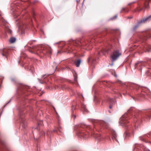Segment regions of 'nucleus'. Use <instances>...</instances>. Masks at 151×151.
Listing matches in <instances>:
<instances>
[{
	"label": "nucleus",
	"instance_id": "obj_1",
	"mask_svg": "<svg viewBox=\"0 0 151 151\" xmlns=\"http://www.w3.org/2000/svg\"><path fill=\"white\" fill-rule=\"evenodd\" d=\"M122 55V53L118 50L113 51L111 56V61L113 62L116 61L120 56Z\"/></svg>",
	"mask_w": 151,
	"mask_h": 151
},
{
	"label": "nucleus",
	"instance_id": "obj_2",
	"mask_svg": "<svg viewBox=\"0 0 151 151\" xmlns=\"http://www.w3.org/2000/svg\"><path fill=\"white\" fill-rule=\"evenodd\" d=\"M151 19V15L150 16L147 17L145 18L143 20H141L139 21L138 23L135 25L133 28V30H135L137 29L139 26L141 24L144 23L146 21H148Z\"/></svg>",
	"mask_w": 151,
	"mask_h": 151
},
{
	"label": "nucleus",
	"instance_id": "obj_3",
	"mask_svg": "<svg viewBox=\"0 0 151 151\" xmlns=\"http://www.w3.org/2000/svg\"><path fill=\"white\" fill-rule=\"evenodd\" d=\"M129 118L127 116V113L125 114L120 118V123L123 124H126L127 122H128L127 121Z\"/></svg>",
	"mask_w": 151,
	"mask_h": 151
},
{
	"label": "nucleus",
	"instance_id": "obj_4",
	"mask_svg": "<svg viewBox=\"0 0 151 151\" xmlns=\"http://www.w3.org/2000/svg\"><path fill=\"white\" fill-rule=\"evenodd\" d=\"M143 50L145 52H150L151 51V45L146 44L144 47Z\"/></svg>",
	"mask_w": 151,
	"mask_h": 151
},
{
	"label": "nucleus",
	"instance_id": "obj_5",
	"mask_svg": "<svg viewBox=\"0 0 151 151\" xmlns=\"http://www.w3.org/2000/svg\"><path fill=\"white\" fill-rule=\"evenodd\" d=\"M1 55L7 58L8 53V50L7 49H3L1 50Z\"/></svg>",
	"mask_w": 151,
	"mask_h": 151
},
{
	"label": "nucleus",
	"instance_id": "obj_6",
	"mask_svg": "<svg viewBox=\"0 0 151 151\" xmlns=\"http://www.w3.org/2000/svg\"><path fill=\"white\" fill-rule=\"evenodd\" d=\"M81 60L80 59L76 60L74 61V63L77 67H79L80 66Z\"/></svg>",
	"mask_w": 151,
	"mask_h": 151
},
{
	"label": "nucleus",
	"instance_id": "obj_7",
	"mask_svg": "<svg viewBox=\"0 0 151 151\" xmlns=\"http://www.w3.org/2000/svg\"><path fill=\"white\" fill-rule=\"evenodd\" d=\"M16 38L14 37H11L9 40V42L11 43H13L15 42Z\"/></svg>",
	"mask_w": 151,
	"mask_h": 151
},
{
	"label": "nucleus",
	"instance_id": "obj_8",
	"mask_svg": "<svg viewBox=\"0 0 151 151\" xmlns=\"http://www.w3.org/2000/svg\"><path fill=\"white\" fill-rule=\"evenodd\" d=\"M116 138L117 135L116 133H114V134H113L112 139L113 140H115L116 141H117Z\"/></svg>",
	"mask_w": 151,
	"mask_h": 151
},
{
	"label": "nucleus",
	"instance_id": "obj_9",
	"mask_svg": "<svg viewBox=\"0 0 151 151\" xmlns=\"http://www.w3.org/2000/svg\"><path fill=\"white\" fill-rule=\"evenodd\" d=\"M115 104V101L112 99V102H111L110 104V105L109 106V108L110 109H111L113 105Z\"/></svg>",
	"mask_w": 151,
	"mask_h": 151
},
{
	"label": "nucleus",
	"instance_id": "obj_10",
	"mask_svg": "<svg viewBox=\"0 0 151 151\" xmlns=\"http://www.w3.org/2000/svg\"><path fill=\"white\" fill-rule=\"evenodd\" d=\"M101 136L99 134H96L95 135V137H96V139L98 140H101Z\"/></svg>",
	"mask_w": 151,
	"mask_h": 151
},
{
	"label": "nucleus",
	"instance_id": "obj_11",
	"mask_svg": "<svg viewBox=\"0 0 151 151\" xmlns=\"http://www.w3.org/2000/svg\"><path fill=\"white\" fill-rule=\"evenodd\" d=\"M39 126H41L43 125V121H39L37 122Z\"/></svg>",
	"mask_w": 151,
	"mask_h": 151
},
{
	"label": "nucleus",
	"instance_id": "obj_12",
	"mask_svg": "<svg viewBox=\"0 0 151 151\" xmlns=\"http://www.w3.org/2000/svg\"><path fill=\"white\" fill-rule=\"evenodd\" d=\"M142 62L141 61H138L135 64V68L137 67L139 64L141 65Z\"/></svg>",
	"mask_w": 151,
	"mask_h": 151
},
{
	"label": "nucleus",
	"instance_id": "obj_13",
	"mask_svg": "<svg viewBox=\"0 0 151 151\" xmlns=\"http://www.w3.org/2000/svg\"><path fill=\"white\" fill-rule=\"evenodd\" d=\"M50 133H51V132L49 130H48V131H47L46 132L44 133V134H45L46 135L48 136L50 134Z\"/></svg>",
	"mask_w": 151,
	"mask_h": 151
},
{
	"label": "nucleus",
	"instance_id": "obj_14",
	"mask_svg": "<svg viewBox=\"0 0 151 151\" xmlns=\"http://www.w3.org/2000/svg\"><path fill=\"white\" fill-rule=\"evenodd\" d=\"M130 136V133L129 132L127 133L125 136V138H127L129 137Z\"/></svg>",
	"mask_w": 151,
	"mask_h": 151
},
{
	"label": "nucleus",
	"instance_id": "obj_15",
	"mask_svg": "<svg viewBox=\"0 0 151 151\" xmlns=\"http://www.w3.org/2000/svg\"><path fill=\"white\" fill-rule=\"evenodd\" d=\"M25 122H24V120H21V124H22V126H23V125L25 124Z\"/></svg>",
	"mask_w": 151,
	"mask_h": 151
},
{
	"label": "nucleus",
	"instance_id": "obj_16",
	"mask_svg": "<svg viewBox=\"0 0 151 151\" xmlns=\"http://www.w3.org/2000/svg\"><path fill=\"white\" fill-rule=\"evenodd\" d=\"M140 139L142 141H145V139L143 138V137H140Z\"/></svg>",
	"mask_w": 151,
	"mask_h": 151
},
{
	"label": "nucleus",
	"instance_id": "obj_17",
	"mask_svg": "<svg viewBox=\"0 0 151 151\" xmlns=\"http://www.w3.org/2000/svg\"><path fill=\"white\" fill-rule=\"evenodd\" d=\"M117 17V16L116 15H115L111 19L112 20H113L115 19H116Z\"/></svg>",
	"mask_w": 151,
	"mask_h": 151
},
{
	"label": "nucleus",
	"instance_id": "obj_18",
	"mask_svg": "<svg viewBox=\"0 0 151 151\" xmlns=\"http://www.w3.org/2000/svg\"><path fill=\"white\" fill-rule=\"evenodd\" d=\"M75 106H72V111H73V110H74L75 109Z\"/></svg>",
	"mask_w": 151,
	"mask_h": 151
},
{
	"label": "nucleus",
	"instance_id": "obj_19",
	"mask_svg": "<svg viewBox=\"0 0 151 151\" xmlns=\"http://www.w3.org/2000/svg\"><path fill=\"white\" fill-rule=\"evenodd\" d=\"M125 10V8H123L122 9L121 12H124V10Z\"/></svg>",
	"mask_w": 151,
	"mask_h": 151
},
{
	"label": "nucleus",
	"instance_id": "obj_20",
	"mask_svg": "<svg viewBox=\"0 0 151 151\" xmlns=\"http://www.w3.org/2000/svg\"><path fill=\"white\" fill-rule=\"evenodd\" d=\"M142 9V8L140 9H136L135 10V11H138L140 12V11H141Z\"/></svg>",
	"mask_w": 151,
	"mask_h": 151
},
{
	"label": "nucleus",
	"instance_id": "obj_21",
	"mask_svg": "<svg viewBox=\"0 0 151 151\" xmlns=\"http://www.w3.org/2000/svg\"><path fill=\"white\" fill-rule=\"evenodd\" d=\"M142 149L143 151H149L145 148H143Z\"/></svg>",
	"mask_w": 151,
	"mask_h": 151
},
{
	"label": "nucleus",
	"instance_id": "obj_22",
	"mask_svg": "<svg viewBox=\"0 0 151 151\" xmlns=\"http://www.w3.org/2000/svg\"><path fill=\"white\" fill-rule=\"evenodd\" d=\"M128 11H129L128 10V9H127V8H125V10H124V12H128Z\"/></svg>",
	"mask_w": 151,
	"mask_h": 151
},
{
	"label": "nucleus",
	"instance_id": "obj_23",
	"mask_svg": "<svg viewBox=\"0 0 151 151\" xmlns=\"http://www.w3.org/2000/svg\"><path fill=\"white\" fill-rule=\"evenodd\" d=\"M101 53H102L103 55H104V53L102 51H101V52H99V54H101Z\"/></svg>",
	"mask_w": 151,
	"mask_h": 151
},
{
	"label": "nucleus",
	"instance_id": "obj_24",
	"mask_svg": "<svg viewBox=\"0 0 151 151\" xmlns=\"http://www.w3.org/2000/svg\"><path fill=\"white\" fill-rule=\"evenodd\" d=\"M43 50H44V51H45V52H43V53H46V52H47V51H45V48H44H44H43Z\"/></svg>",
	"mask_w": 151,
	"mask_h": 151
},
{
	"label": "nucleus",
	"instance_id": "obj_25",
	"mask_svg": "<svg viewBox=\"0 0 151 151\" xmlns=\"http://www.w3.org/2000/svg\"><path fill=\"white\" fill-rule=\"evenodd\" d=\"M73 117L74 119H75L76 117V116L75 115H73Z\"/></svg>",
	"mask_w": 151,
	"mask_h": 151
},
{
	"label": "nucleus",
	"instance_id": "obj_26",
	"mask_svg": "<svg viewBox=\"0 0 151 151\" xmlns=\"http://www.w3.org/2000/svg\"><path fill=\"white\" fill-rule=\"evenodd\" d=\"M80 0H77L76 1L77 2V3L78 4H79V3L80 2Z\"/></svg>",
	"mask_w": 151,
	"mask_h": 151
},
{
	"label": "nucleus",
	"instance_id": "obj_27",
	"mask_svg": "<svg viewBox=\"0 0 151 151\" xmlns=\"http://www.w3.org/2000/svg\"><path fill=\"white\" fill-rule=\"evenodd\" d=\"M74 42H75V45L77 46V41H74Z\"/></svg>",
	"mask_w": 151,
	"mask_h": 151
},
{
	"label": "nucleus",
	"instance_id": "obj_28",
	"mask_svg": "<svg viewBox=\"0 0 151 151\" xmlns=\"http://www.w3.org/2000/svg\"><path fill=\"white\" fill-rule=\"evenodd\" d=\"M19 115H20V118L21 119H22V117L21 116V115H22V114H21V113H19Z\"/></svg>",
	"mask_w": 151,
	"mask_h": 151
},
{
	"label": "nucleus",
	"instance_id": "obj_29",
	"mask_svg": "<svg viewBox=\"0 0 151 151\" xmlns=\"http://www.w3.org/2000/svg\"><path fill=\"white\" fill-rule=\"evenodd\" d=\"M78 42H79L81 44V45H84V44H82V41H81L80 42L79 41H78Z\"/></svg>",
	"mask_w": 151,
	"mask_h": 151
},
{
	"label": "nucleus",
	"instance_id": "obj_30",
	"mask_svg": "<svg viewBox=\"0 0 151 151\" xmlns=\"http://www.w3.org/2000/svg\"><path fill=\"white\" fill-rule=\"evenodd\" d=\"M132 4V2H131V3H129L128 4V6H129V5H131V4Z\"/></svg>",
	"mask_w": 151,
	"mask_h": 151
},
{
	"label": "nucleus",
	"instance_id": "obj_31",
	"mask_svg": "<svg viewBox=\"0 0 151 151\" xmlns=\"http://www.w3.org/2000/svg\"><path fill=\"white\" fill-rule=\"evenodd\" d=\"M95 60L94 59H93L92 61V63H93V62Z\"/></svg>",
	"mask_w": 151,
	"mask_h": 151
},
{
	"label": "nucleus",
	"instance_id": "obj_32",
	"mask_svg": "<svg viewBox=\"0 0 151 151\" xmlns=\"http://www.w3.org/2000/svg\"><path fill=\"white\" fill-rule=\"evenodd\" d=\"M35 13H33V17H34V16H35Z\"/></svg>",
	"mask_w": 151,
	"mask_h": 151
},
{
	"label": "nucleus",
	"instance_id": "obj_33",
	"mask_svg": "<svg viewBox=\"0 0 151 151\" xmlns=\"http://www.w3.org/2000/svg\"><path fill=\"white\" fill-rule=\"evenodd\" d=\"M135 3V1H134V2H132V4H134V3Z\"/></svg>",
	"mask_w": 151,
	"mask_h": 151
},
{
	"label": "nucleus",
	"instance_id": "obj_34",
	"mask_svg": "<svg viewBox=\"0 0 151 151\" xmlns=\"http://www.w3.org/2000/svg\"><path fill=\"white\" fill-rule=\"evenodd\" d=\"M90 59L89 58H88V62H89V60H90Z\"/></svg>",
	"mask_w": 151,
	"mask_h": 151
},
{
	"label": "nucleus",
	"instance_id": "obj_35",
	"mask_svg": "<svg viewBox=\"0 0 151 151\" xmlns=\"http://www.w3.org/2000/svg\"><path fill=\"white\" fill-rule=\"evenodd\" d=\"M45 76V75H43L42 76V77H44V76Z\"/></svg>",
	"mask_w": 151,
	"mask_h": 151
},
{
	"label": "nucleus",
	"instance_id": "obj_36",
	"mask_svg": "<svg viewBox=\"0 0 151 151\" xmlns=\"http://www.w3.org/2000/svg\"><path fill=\"white\" fill-rule=\"evenodd\" d=\"M81 96H82L83 98V99L84 98L83 97V96L82 95H81Z\"/></svg>",
	"mask_w": 151,
	"mask_h": 151
},
{
	"label": "nucleus",
	"instance_id": "obj_37",
	"mask_svg": "<svg viewBox=\"0 0 151 151\" xmlns=\"http://www.w3.org/2000/svg\"><path fill=\"white\" fill-rule=\"evenodd\" d=\"M129 110H128V112H129Z\"/></svg>",
	"mask_w": 151,
	"mask_h": 151
},
{
	"label": "nucleus",
	"instance_id": "obj_38",
	"mask_svg": "<svg viewBox=\"0 0 151 151\" xmlns=\"http://www.w3.org/2000/svg\"><path fill=\"white\" fill-rule=\"evenodd\" d=\"M109 111V112L110 113H111V112H110V111Z\"/></svg>",
	"mask_w": 151,
	"mask_h": 151
},
{
	"label": "nucleus",
	"instance_id": "obj_39",
	"mask_svg": "<svg viewBox=\"0 0 151 151\" xmlns=\"http://www.w3.org/2000/svg\"><path fill=\"white\" fill-rule=\"evenodd\" d=\"M59 88V87L58 86H57V88Z\"/></svg>",
	"mask_w": 151,
	"mask_h": 151
},
{
	"label": "nucleus",
	"instance_id": "obj_40",
	"mask_svg": "<svg viewBox=\"0 0 151 151\" xmlns=\"http://www.w3.org/2000/svg\"><path fill=\"white\" fill-rule=\"evenodd\" d=\"M1 13L0 12V15H1Z\"/></svg>",
	"mask_w": 151,
	"mask_h": 151
},
{
	"label": "nucleus",
	"instance_id": "obj_41",
	"mask_svg": "<svg viewBox=\"0 0 151 151\" xmlns=\"http://www.w3.org/2000/svg\"><path fill=\"white\" fill-rule=\"evenodd\" d=\"M78 45H80V44H79V43H78Z\"/></svg>",
	"mask_w": 151,
	"mask_h": 151
}]
</instances>
